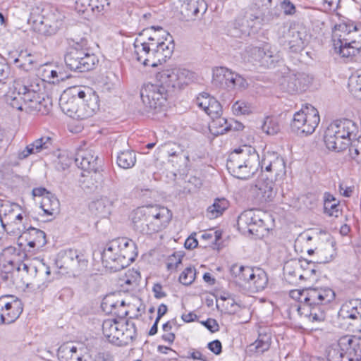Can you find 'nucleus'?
<instances>
[{"mask_svg": "<svg viewBox=\"0 0 361 361\" xmlns=\"http://www.w3.org/2000/svg\"><path fill=\"white\" fill-rule=\"evenodd\" d=\"M136 245L127 238L111 240L102 254V264L111 271H118L130 265L137 257Z\"/></svg>", "mask_w": 361, "mask_h": 361, "instance_id": "nucleus-3", "label": "nucleus"}, {"mask_svg": "<svg viewBox=\"0 0 361 361\" xmlns=\"http://www.w3.org/2000/svg\"><path fill=\"white\" fill-rule=\"evenodd\" d=\"M67 67L71 71L79 73L87 72L94 69L99 63L97 56L88 49H71L64 57Z\"/></svg>", "mask_w": 361, "mask_h": 361, "instance_id": "nucleus-7", "label": "nucleus"}, {"mask_svg": "<svg viewBox=\"0 0 361 361\" xmlns=\"http://www.w3.org/2000/svg\"><path fill=\"white\" fill-rule=\"evenodd\" d=\"M261 213L259 211L247 210L243 212L238 217V223L247 226V231L252 235H259L258 228H255V222L262 224Z\"/></svg>", "mask_w": 361, "mask_h": 361, "instance_id": "nucleus-24", "label": "nucleus"}, {"mask_svg": "<svg viewBox=\"0 0 361 361\" xmlns=\"http://www.w3.org/2000/svg\"><path fill=\"white\" fill-rule=\"evenodd\" d=\"M212 82L228 90H245L248 86L244 78L226 67H216L213 69Z\"/></svg>", "mask_w": 361, "mask_h": 361, "instance_id": "nucleus-11", "label": "nucleus"}, {"mask_svg": "<svg viewBox=\"0 0 361 361\" xmlns=\"http://www.w3.org/2000/svg\"><path fill=\"white\" fill-rule=\"evenodd\" d=\"M17 86L19 92L21 93V98L23 101L24 105L27 106L32 99L38 97L39 93H37L35 91H30L26 86L22 85L19 83H17Z\"/></svg>", "mask_w": 361, "mask_h": 361, "instance_id": "nucleus-44", "label": "nucleus"}, {"mask_svg": "<svg viewBox=\"0 0 361 361\" xmlns=\"http://www.w3.org/2000/svg\"><path fill=\"white\" fill-rule=\"evenodd\" d=\"M339 50L338 52L341 55L342 57H349L351 56L356 55V47L355 49H352V47L350 44H348V42L345 38L343 39L339 40Z\"/></svg>", "mask_w": 361, "mask_h": 361, "instance_id": "nucleus-45", "label": "nucleus"}, {"mask_svg": "<svg viewBox=\"0 0 361 361\" xmlns=\"http://www.w3.org/2000/svg\"><path fill=\"white\" fill-rule=\"evenodd\" d=\"M49 159L54 164L57 170H65L68 169L73 162V159L69 157L66 152L58 149L56 152L47 154Z\"/></svg>", "mask_w": 361, "mask_h": 361, "instance_id": "nucleus-26", "label": "nucleus"}, {"mask_svg": "<svg viewBox=\"0 0 361 361\" xmlns=\"http://www.w3.org/2000/svg\"><path fill=\"white\" fill-rule=\"evenodd\" d=\"M268 276L267 273L260 268H256L253 281L250 287H252L256 292L263 290L267 286Z\"/></svg>", "mask_w": 361, "mask_h": 361, "instance_id": "nucleus-32", "label": "nucleus"}, {"mask_svg": "<svg viewBox=\"0 0 361 361\" xmlns=\"http://www.w3.org/2000/svg\"><path fill=\"white\" fill-rule=\"evenodd\" d=\"M116 162L118 166L123 169H131L136 163L135 153L130 149L121 151L118 153Z\"/></svg>", "mask_w": 361, "mask_h": 361, "instance_id": "nucleus-29", "label": "nucleus"}, {"mask_svg": "<svg viewBox=\"0 0 361 361\" xmlns=\"http://www.w3.org/2000/svg\"><path fill=\"white\" fill-rule=\"evenodd\" d=\"M281 8H283L285 14L293 15L295 12V7L293 3L289 0H284L281 3Z\"/></svg>", "mask_w": 361, "mask_h": 361, "instance_id": "nucleus-58", "label": "nucleus"}, {"mask_svg": "<svg viewBox=\"0 0 361 361\" xmlns=\"http://www.w3.org/2000/svg\"><path fill=\"white\" fill-rule=\"evenodd\" d=\"M191 78L192 73L180 67L164 69L156 74V81L160 82L167 92L181 88L188 84Z\"/></svg>", "mask_w": 361, "mask_h": 361, "instance_id": "nucleus-9", "label": "nucleus"}, {"mask_svg": "<svg viewBox=\"0 0 361 361\" xmlns=\"http://www.w3.org/2000/svg\"><path fill=\"white\" fill-rule=\"evenodd\" d=\"M92 7V9L96 8L100 11L104 9L105 6H109V0H90L89 4Z\"/></svg>", "mask_w": 361, "mask_h": 361, "instance_id": "nucleus-59", "label": "nucleus"}, {"mask_svg": "<svg viewBox=\"0 0 361 361\" xmlns=\"http://www.w3.org/2000/svg\"><path fill=\"white\" fill-rule=\"evenodd\" d=\"M45 142H43V137H40L35 141H34L32 144L29 145L28 147L32 148V151H33V154L38 153L43 149V146Z\"/></svg>", "mask_w": 361, "mask_h": 361, "instance_id": "nucleus-61", "label": "nucleus"}, {"mask_svg": "<svg viewBox=\"0 0 361 361\" xmlns=\"http://www.w3.org/2000/svg\"><path fill=\"white\" fill-rule=\"evenodd\" d=\"M49 78V80H47V83L56 84L58 83L59 81H63L65 77L63 73L58 72L56 70H51Z\"/></svg>", "mask_w": 361, "mask_h": 361, "instance_id": "nucleus-55", "label": "nucleus"}, {"mask_svg": "<svg viewBox=\"0 0 361 361\" xmlns=\"http://www.w3.org/2000/svg\"><path fill=\"white\" fill-rule=\"evenodd\" d=\"M317 254L320 263H327L334 258L336 250L334 245L327 246L318 250Z\"/></svg>", "mask_w": 361, "mask_h": 361, "instance_id": "nucleus-42", "label": "nucleus"}, {"mask_svg": "<svg viewBox=\"0 0 361 361\" xmlns=\"http://www.w3.org/2000/svg\"><path fill=\"white\" fill-rule=\"evenodd\" d=\"M208 348L215 355H219L222 351V345L219 340H214L208 343Z\"/></svg>", "mask_w": 361, "mask_h": 361, "instance_id": "nucleus-60", "label": "nucleus"}, {"mask_svg": "<svg viewBox=\"0 0 361 361\" xmlns=\"http://www.w3.org/2000/svg\"><path fill=\"white\" fill-rule=\"evenodd\" d=\"M29 233L30 234V235L35 237V240L36 241L39 240L40 238L44 239V240L45 241V232L43 231L42 230L34 227H30L29 228ZM44 244H45V242L44 243Z\"/></svg>", "mask_w": 361, "mask_h": 361, "instance_id": "nucleus-62", "label": "nucleus"}, {"mask_svg": "<svg viewBox=\"0 0 361 361\" xmlns=\"http://www.w3.org/2000/svg\"><path fill=\"white\" fill-rule=\"evenodd\" d=\"M106 203H109L106 199L97 200L91 204L90 208L92 211H95L97 216L104 218L110 213L109 205H106Z\"/></svg>", "mask_w": 361, "mask_h": 361, "instance_id": "nucleus-37", "label": "nucleus"}, {"mask_svg": "<svg viewBox=\"0 0 361 361\" xmlns=\"http://www.w3.org/2000/svg\"><path fill=\"white\" fill-rule=\"evenodd\" d=\"M348 151L350 157L359 164L361 157V144L352 143Z\"/></svg>", "mask_w": 361, "mask_h": 361, "instance_id": "nucleus-51", "label": "nucleus"}, {"mask_svg": "<svg viewBox=\"0 0 361 361\" xmlns=\"http://www.w3.org/2000/svg\"><path fill=\"white\" fill-rule=\"evenodd\" d=\"M271 345V334L266 332H260L257 339L250 345V348H254L250 350L257 353H263L269 350Z\"/></svg>", "mask_w": 361, "mask_h": 361, "instance_id": "nucleus-30", "label": "nucleus"}, {"mask_svg": "<svg viewBox=\"0 0 361 361\" xmlns=\"http://www.w3.org/2000/svg\"><path fill=\"white\" fill-rule=\"evenodd\" d=\"M259 163L262 171L274 173L276 179L281 178L286 174L284 160L276 152H266Z\"/></svg>", "mask_w": 361, "mask_h": 361, "instance_id": "nucleus-16", "label": "nucleus"}, {"mask_svg": "<svg viewBox=\"0 0 361 361\" xmlns=\"http://www.w3.org/2000/svg\"><path fill=\"white\" fill-rule=\"evenodd\" d=\"M74 161L79 168L89 173L91 172L96 173L99 169L98 156L94 154L92 149L79 148L75 154Z\"/></svg>", "mask_w": 361, "mask_h": 361, "instance_id": "nucleus-19", "label": "nucleus"}, {"mask_svg": "<svg viewBox=\"0 0 361 361\" xmlns=\"http://www.w3.org/2000/svg\"><path fill=\"white\" fill-rule=\"evenodd\" d=\"M310 290H316V288L310 287V288H306V289H304L302 290H292L290 293V295L291 298L298 300L302 305V304H305V297L303 296L304 293L309 292Z\"/></svg>", "mask_w": 361, "mask_h": 361, "instance_id": "nucleus-54", "label": "nucleus"}, {"mask_svg": "<svg viewBox=\"0 0 361 361\" xmlns=\"http://www.w3.org/2000/svg\"><path fill=\"white\" fill-rule=\"evenodd\" d=\"M251 190L262 203L272 202L276 195L274 182L264 173L252 187Z\"/></svg>", "mask_w": 361, "mask_h": 361, "instance_id": "nucleus-17", "label": "nucleus"}, {"mask_svg": "<svg viewBox=\"0 0 361 361\" xmlns=\"http://www.w3.org/2000/svg\"><path fill=\"white\" fill-rule=\"evenodd\" d=\"M47 36L56 35L64 25L65 14L57 5L47 2Z\"/></svg>", "mask_w": 361, "mask_h": 361, "instance_id": "nucleus-18", "label": "nucleus"}, {"mask_svg": "<svg viewBox=\"0 0 361 361\" xmlns=\"http://www.w3.org/2000/svg\"><path fill=\"white\" fill-rule=\"evenodd\" d=\"M338 206L339 202H331V204H328L327 205H324V212L330 216H338Z\"/></svg>", "mask_w": 361, "mask_h": 361, "instance_id": "nucleus-53", "label": "nucleus"}, {"mask_svg": "<svg viewBox=\"0 0 361 361\" xmlns=\"http://www.w3.org/2000/svg\"><path fill=\"white\" fill-rule=\"evenodd\" d=\"M259 166V154L250 145H243L235 149L230 154L226 163L228 171L239 179L250 178L258 171Z\"/></svg>", "mask_w": 361, "mask_h": 361, "instance_id": "nucleus-5", "label": "nucleus"}, {"mask_svg": "<svg viewBox=\"0 0 361 361\" xmlns=\"http://www.w3.org/2000/svg\"><path fill=\"white\" fill-rule=\"evenodd\" d=\"M357 33L358 38L353 39L351 37L345 38L348 42V44H350L352 49H356V54L359 53L361 49V28L357 27L356 25H352L349 27V35Z\"/></svg>", "mask_w": 361, "mask_h": 361, "instance_id": "nucleus-40", "label": "nucleus"}, {"mask_svg": "<svg viewBox=\"0 0 361 361\" xmlns=\"http://www.w3.org/2000/svg\"><path fill=\"white\" fill-rule=\"evenodd\" d=\"M348 87L354 97L361 100V75H354L349 78Z\"/></svg>", "mask_w": 361, "mask_h": 361, "instance_id": "nucleus-39", "label": "nucleus"}, {"mask_svg": "<svg viewBox=\"0 0 361 361\" xmlns=\"http://www.w3.org/2000/svg\"><path fill=\"white\" fill-rule=\"evenodd\" d=\"M312 80V77L307 73H290L283 78L281 86L283 91L290 94H296L305 91Z\"/></svg>", "mask_w": 361, "mask_h": 361, "instance_id": "nucleus-14", "label": "nucleus"}, {"mask_svg": "<svg viewBox=\"0 0 361 361\" xmlns=\"http://www.w3.org/2000/svg\"><path fill=\"white\" fill-rule=\"evenodd\" d=\"M47 200L49 202V207L47 208V221H51L60 212V203L57 197L47 190Z\"/></svg>", "mask_w": 361, "mask_h": 361, "instance_id": "nucleus-33", "label": "nucleus"}, {"mask_svg": "<svg viewBox=\"0 0 361 361\" xmlns=\"http://www.w3.org/2000/svg\"><path fill=\"white\" fill-rule=\"evenodd\" d=\"M228 207V202L225 198L216 199L212 205L207 209V216L209 219H215L223 214Z\"/></svg>", "mask_w": 361, "mask_h": 361, "instance_id": "nucleus-31", "label": "nucleus"}, {"mask_svg": "<svg viewBox=\"0 0 361 361\" xmlns=\"http://www.w3.org/2000/svg\"><path fill=\"white\" fill-rule=\"evenodd\" d=\"M183 255L180 252H176L169 256V262L166 264L169 270L176 269L181 263Z\"/></svg>", "mask_w": 361, "mask_h": 361, "instance_id": "nucleus-50", "label": "nucleus"}, {"mask_svg": "<svg viewBox=\"0 0 361 361\" xmlns=\"http://www.w3.org/2000/svg\"><path fill=\"white\" fill-rule=\"evenodd\" d=\"M44 16L40 13V9L36 8L31 13L30 21L32 23V29L41 35L45 34V25L44 24Z\"/></svg>", "mask_w": 361, "mask_h": 361, "instance_id": "nucleus-34", "label": "nucleus"}, {"mask_svg": "<svg viewBox=\"0 0 361 361\" xmlns=\"http://www.w3.org/2000/svg\"><path fill=\"white\" fill-rule=\"evenodd\" d=\"M168 92L160 85V82L145 83L140 90V97L143 104L150 109H156L163 106L166 100Z\"/></svg>", "mask_w": 361, "mask_h": 361, "instance_id": "nucleus-13", "label": "nucleus"}, {"mask_svg": "<svg viewBox=\"0 0 361 361\" xmlns=\"http://www.w3.org/2000/svg\"><path fill=\"white\" fill-rule=\"evenodd\" d=\"M338 346L341 349L340 357L343 354H348L350 360H361V337L345 335L338 340Z\"/></svg>", "mask_w": 361, "mask_h": 361, "instance_id": "nucleus-20", "label": "nucleus"}, {"mask_svg": "<svg viewBox=\"0 0 361 361\" xmlns=\"http://www.w3.org/2000/svg\"><path fill=\"white\" fill-rule=\"evenodd\" d=\"M215 98L210 96L209 94L203 93L197 97L196 104L199 107L202 109L205 113H207L210 105L212 104V101Z\"/></svg>", "mask_w": 361, "mask_h": 361, "instance_id": "nucleus-46", "label": "nucleus"}, {"mask_svg": "<svg viewBox=\"0 0 361 361\" xmlns=\"http://www.w3.org/2000/svg\"><path fill=\"white\" fill-rule=\"evenodd\" d=\"M196 270L194 267H187L179 276V281L184 286L190 285L195 279Z\"/></svg>", "mask_w": 361, "mask_h": 361, "instance_id": "nucleus-43", "label": "nucleus"}, {"mask_svg": "<svg viewBox=\"0 0 361 361\" xmlns=\"http://www.w3.org/2000/svg\"><path fill=\"white\" fill-rule=\"evenodd\" d=\"M330 134L331 129L327 127L324 133V141L329 150L340 152L348 147L350 143L348 139H343V137H338L337 133L334 135H330Z\"/></svg>", "mask_w": 361, "mask_h": 361, "instance_id": "nucleus-25", "label": "nucleus"}, {"mask_svg": "<svg viewBox=\"0 0 361 361\" xmlns=\"http://www.w3.org/2000/svg\"><path fill=\"white\" fill-rule=\"evenodd\" d=\"M146 216L147 217V235H152L165 228L170 222L172 214L166 207L150 205L146 206Z\"/></svg>", "mask_w": 361, "mask_h": 361, "instance_id": "nucleus-12", "label": "nucleus"}, {"mask_svg": "<svg viewBox=\"0 0 361 361\" xmlns=\"http://www.w3.org/2000/svg\"><path fill=\"white\" fill-rule=\"evenodd\" d=\"M331 129V134L335 135L337 133L338 137L343 139H348V142H350V137L353 133L356 130L357 126L355 123L349 119L336 120L332 122L329 126Z\"/></svg>", "mask_w": 361, "mask_h": 361, "instance_id": "nucleus-22", "label": "nucleus"}, {"mask_svg": "<svg viewBox=\"0 0 361 361\" xmlns=\"http://www.w3.org/2000/svg\"><path fill=\"white\" fill-rule=\"evenodd\" d=\"M233 111L237 115L247 114L250 112L249 106L243 102H236L233 104Z\"/></svg>", "mask_w": 361, "mask_h": 361, "instance_id": "nucleus-52", "label": "nucleus"}, {"mask_svg": "<svg viewBox=\"0 0 361 361\" xmlns=\"http://www.w3.org/2000/svg\"><path fill=\"white\" fill-rule=\"evenodd\" d=\"M174 324L173 321H169L163 325L164 334L162 335V339L169 344H171L175 339V334L171 332L172 326Z\"/></svg>", "mask_w": 361, "mask_h": 361, "instance_id": "nucleus-48", "label": "nucleus"}, {"mask_svg": "<svg viewBox=\"0 0 361 361\" xmlns=\"http://www.w3.org/2000/svg\"><path fill=\"white\" fill-rule=\"evenodd\" d=\"M202 324L211 332L214 333L219 331V326L214 319L209 318Z\"/></svg>", "mask_w": 361, "mask_h": 361, "instance_id": "nucleus-57", "label": "nucleus"}, {"mask_svg": "<svg viewBox=\"0 0 361 361\" xmlns=\"http://www.w3.org/2000/svg\"><path fill=\"white\" fill-rule=\"evenodd\" d=\"M342 311L346 312V317L352 319H361V301L357 300L350 301L343 305Z\"/></svg>", "mask_w": 361, "mask_h": 361, "instance_id": "nucleus-35", "label": "nucleus"}, {"mask_svg": "<svg viewBox=\"0 0 361 361\" xmlns=\"http://www.w3.org/2000/svg\"><path fill=\"white\" fill-rule=\"evenodd\" d=\"M45 97L42 94L41 96L40 94H38V97H35L32 100L29 102L27 105V108L29 109L30 111H40L42 108H45V104H43V101H44Z\"/></svg>", "mask_w": 361, "mask_h": 361, "instance_id": "nucleus-47", "label": "nucleus"}, {"mask_svg": "<svg viewBox=\"0 0 361 361\" xmlns=\"http://www.w3.org/2000/svg\"><path fill=\"white\" fill-rule=\"evenodd\" d=\"M55 264L62 274H73L83 269L87 265V260L77 250L68 249L61 250L55 259Z\"/></svg>", "mask_w": 361, "mask_h": 361, "instance_id": "nucleus-10", "label": "nucleus"}, {"mask_svg": "<svg viewBox=\"0 0 361 361\" xmlns=\"http://www.w3.org/2000/svg\"><path fill=\"white\" fill-rule=\"evenodd\" d=\"M6 305H8V296L4 295L0 297V324H4V322H5Z\"/></svg>", "mask_w": 361, "mask_h": 361, "instance_id": "nucleus-56", "label": "nucleus"}, {"mask_svg": "<svg viewBox=\"0 0 361 361\" xmlns=\"http://www.w3.org/2000/svg\"><path fill=\"white\" fill-rule=\"evenodd\" d=\"M318 111L312 106L296 112L290 124L291 130L298 135L303 136L313 133L319 123Z\"/></svg>", "mask_w": 361, "mask_h": 361, "instance_id": "nucleus-8", "label": "nucleus"}, {"mask_svg": "<svg viewBox=\"0 0 361 361\" xmlns=\"http://www.w3.org/2000/svg\"><path fill=\"white\" fill-rule=\"evenodd\" d=\"M152 290L156 298L160 299L166 296V293L162 290V286L160 283L154 284Z\"/></svg>", "mask_w": 361, "mask_h": 361, "instance_id": "nucleus-64", "label": "nucleus"}, {"mask_svg": "<svg viewBox=\"0 0 361 361\" xmlns=\"http://www.w3.org/2000/svg\"><path fill=\"white\" fill-rule=\"evenodd\" d=\"M306 32L305 29L299 26L290 27L287 34V40L290 46V49L293 52L301 50L306 41Z\"/></svg>", "mask_w": 361, "mask_h": 361, "instance_id": "nucleus-23", "label": "nucleus"}, {"mask_svg": "<svg viewBox=\"0 0 361 361\" xmlns=\"http://www.w3.org/2000/svg\"><path fill=\"white\" fill-rule=\"evenodd\" d=\"M6 101L7 104L11 105L13 109L18 110L23 109V101L21 98V93L19 92L17 84L14 86V90L8 92L6 95Z\"/></svg>", "mask_w": 361, "mask_h": 361, "instance_id": "nucleus-36", "label": "nucleus"}, {"mask_svg": "<svg viewBox=\"0 0 361 361\" xmlns=\"http://www.w3.org/2000/svg\"><path fill=\"white\" fill-rule=\"evenodd\" d=\"M102 332L109 343L118 346L128 345L136 337L135 324L125 319H108L102 324Z\"/></svg>", "mask_w": 361, "mask_h": 361, "instance_id": "nucleus-6", "label": "nucleus"}, {"mask_svg": "<svg viewBox=\"0 0 361 361\" xmlns=\"http://www.w3.org/2000/svg\"><path fill=\"white\" fill-rule=\"evenodd\" d=\"M245 51L249 61L261 62L267 66L274 64L279 59L277 53L269 44H264L262 47L249 45Z\"/></svg>", "mask_w": 361, "mask_h": 361, "instance_id": "nucleus-15", "label": "nucleus"}, {"mask_svg": "<svg viewBox=\"0 0 361 361\" xmlns=\"http://www.w3.org/2000/svg\"><path fill=\"white\" fill-rule=\"evenodd\" d=\"M132 221L133 228L135 231L147 235V217L146 216V207H139L134 210Z\"/></svg>", "mask_w": 361, "mask_h": 361, "instance_id": "nucleus-27", "label": "nucleus"}, {"mask_svg": "<svg viewBox=\"0 0 361 361\" xmlns=\"http://www.w3.org/2000/svg\"><path fill=\"white\" fill-rule=\"evenodd\" d=\"M169 157H178L183 154V150L180 146L176 144L169 145V149L167 151Z\"/></svg>", "mask_w": 361, "mask_h": 361, "instance_id": "nucleus-63", "label": "nucleus"}, {"mask_svg": "<svg viewBox=\"0 0 361 361\" xmlns=\"http://www.w3.org/2000/svg\"><path fill=\"white\" fill-rule=\"evenodd\" d=\"M262 129L268 135H274L279 131L280 128L274 118L268 116L264 120Z\"/></svg>", "mask_w": 361, "mask_h": 361, "instance_id": "nucleus-41", "label": "nucleus"}, {"mask_svg": "<svg viewBox=\"0 0 361 361\" xmlns=\"http://www.w3.org/2000/svg\"><path fill=\"white\" fill-rule=\"evenodd\" d=\"M207 6L204 0H184L180 6V14L188 21L195 19L199 13L206 12Z\"/></svg>", "mask_w": 361, "mask_h": 361, "instance_id": "nucleus-21", "label": "nucleus"}, {"mask_svg": "<svg viewBox=\"0 0 361 361\" xmlns=\"http://www.w3.org/2000/svg\"><path fill=\"white\" fill-rule=\"evenodd\" d=\"M147 31H152L147 41L136 38L134 46V54L136 60L145 66H157L159 63L166 62L171 58L174 44L167 37L171 38L169 33L161 27L152 26Z\"/></svg>", "mask_w": 361, "mask_h": 361, "instance_id": "nucleus-1", "label": "nucleus"}, {"mask_svg": "<svg viewBox=\"0 0 361 361\" xmlns=\"http://www.w3.org/2000/svg\"><path fill=\"white\" fill-rule=\"evenodd\" d=\"M59 106L69 117L83 120L92 116L99 110V97L89 87H72L61 95Z\"/></svg>", "mask_w": 361, "mask_h": 361, "instance_id": "nucleus-2", "label": "nucleus"}, {"mask_svg": "<svg viewBox=\"0 0 361 361\" xmlns=\"http://www.w3.org/2000/svg\"><path fill=\"white\" fill-rule=\"evenodd\" d=\"M305 304L298 306L297 310L312 323L321 322L326 318V306L336 297L335 292L329 287L316 288L305 293Z\"/></svg>", "mask_w": 361, "mask_h": 361, "instance_id": "nucleus-4", "label": "nucleus"}, {"mask_svg": "<svg viewBox=\"0 0 361 361\" xmlns=\"http://www.w3.org/2000/svg\"><path fill=\"white\" fill-rule=\"evenodd\" d=\"M222 113V107L220 103L215 99L212 101V104L210 105L208 111H207V114H208L212 119L214 118H219Z\"/></svg>", "mask_w": 361, "mask_h": 361, "instance_id": "nucleus-49", "label": "nucleus"}, {"mask_svg": "<svg viewBox=\"0 0 361 361\" xmlns=\"http://www.w3.org/2000/svg\"><path fill=\"white\" fill-rule=\"evenodd\" d=\"M6 314L4 324H11L15 322L23 312L21 302L18 300H13L12 301L8 300V305H6Z\"/></svg>", "mask_w": 361, "mask_h": 361, "instance_id": "nucleus-28", "label": "nucleus"}, {"mask_svg": "<svg viewBox=\"0 0 361 361\" xmlns=\"http://www.w3.org/2000/svg\"><path fill=\"white\" fill-rule=\"evenodd\" d=\"M230 273L233 278L245 282L247 274L250 273V267L233 264L230 267Z\"/></svg>", "mask_w": 361, "mask_h": 361, "instance_id": "nucleus-38", "label": "nucleus"}]
</instances>
